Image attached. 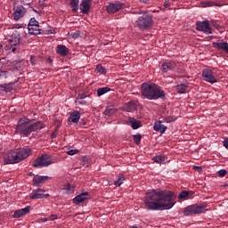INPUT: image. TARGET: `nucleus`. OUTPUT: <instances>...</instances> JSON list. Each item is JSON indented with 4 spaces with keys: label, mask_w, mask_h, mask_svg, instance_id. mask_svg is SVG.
Masks as SVG:
<instances>
[{
    "label": "nucleus",
    "mask_w": 228,
    "mask_h": 228,
    "mask_svg": "<svg viewBox=\"0 0 228 228\" xmlns=\"http://www.w3.org/2000/svg\"><path fill=\"white\" fill-rule=\"evenodd\" d=\"M144 204L148 211L172 209L175 206V193L169 190L160 189L148 191Z\"/></svg>",
    "instance_id": "obj_1"
},
{
    "label": "nucleus",
    "mask_w": 228,
    "mask_h": 228,
    "mask_svg": "<svg viewBox=\"0 0 228 228\" xmlns=\"http://www.w3.org/2000/svg\"><path fill=\"white\" fill-rule=\"evenodd\" d=\"M45 125L41 121L32 122L29 118H22L18 121L16 132L20 136H29L31 133H40Z\"/></svg>",
    "instance_id": "obj_2"
},
{
    "label": "nucleus",
    "mask_w": 228,
    "mask_h": 228,
    "mask_svg": "<svg viewBox=\"0 0 228 228\" xmlns=\"http://www.w3.org/2000/svg\"><path fill=\"white\" fill-rule=\"evenodd\" d=\"M141 94L143 99H148V101H165L166 95L163 89L152 82H144L141 86Z\"/></svg>",
    "instance_id": "obj_3"
},
{
    "label": "nucleus",
    "mask_w": 228,
    "mask_h": 228,
    "mask_svg": "<svg viewBox=\"0 0 228 228\" xmlns=\"http://www.w3.org/2000/svg\"><path fill=\"white\" fill-rule=\"evenodd\" d=\"M153 25L154 20H152V16L149 13L142 14L135 21V26L139 28V29H149V28H152Z\"/></svg>",
    "instance_id": "obj_4"
},
{
    "label": "nucleus",
    "mask_w": 228,
    "mask_h": 228,
    "mask_svg": "<svg viewBox=\"0 0 228 228\" xmlns=\"http://www.w3.org/2000/svg\"><path fill=\"white\" fill-rule=\"evenodd\" d=\"M206 208H208L207 204L196 203L185 208L183 210V215L185 216H191V215H200V213H204V211H206Z\"/></svg>",
    "instance_id": "obj_5"
},
{
    "label": "nucleus",
    "mask_w": 228,
    "mask_h": 228,
    "mask_svg": "<svg viewBox=\"0 0 228 228\" xmlns=\"http://www.w3.org/2000/svg\"><path fill=\"white\" fill-rule=\"evenodd\" d=\"M49 165H53V159H51V155L43 154L40 157L37 158L32 164L34 168L49 167Z\"/></svg>",
    "instance_id": "obj_6"
},
{
    "label": "nucleus",
    "mask_w": 228,
    "mask_h": 228,
    "mask_svg": "<svg viewBox=\"0 0 228 228\" xmlns=\"http://www.w3.org/2000/svg\"><path fill=\"white\" fill-rule=\"evenodd\" d=\"M197 31H203L206 35H212L213 30L211 29V25L209 24V20H205L203 21H197L196 23Z\"/></svg>",
    "instance_id": "obj_7"
},
{
    "label": "nucleus",
    "mask_w": 228,
    "mask_h": 228,
    "mask_svg": "<svg viewBox=\"0 0 228 228\" xmlns=\"http://www.w3.org/2000/svg\"><path fill=\"white\" fill-rule=\"evenodd\" d=\"M4 162L5 163V165H13L15 163H20L17 151H11L7 156L4 157Z\"/></svg>",
    "instance_id": "obj_8"
},
{
    "label": "nucleus",
    "mask_w": 228,
    "mask_h": 228,
    "mask_svg": "<svg viewBox=\"0 0 228 228\" xmlns=\"http://www.w3.org/2000/svg\"><path fill=\"white\" fill-rule=\"evenodd\" d=\"M203 80L211 85L217 82V80L213 77V72L209 69H205L202 72Z\"/></svg>",
    "instance_id": "obj_9"
},
{
    "label": "nucleus",
    "mask_w": 228,
    "mask_h": 228,
    "mask_svg": "<svg viewBox=\"0 0 228 228\" xmlns=\"http://www.w3.org/2000/svg\"><path fill=\"white\" fill-rule=\"evenodd\" d=\"M87 199H90V193L88 191H86L77 195L72 200L73 204H76V206H79V204L85 202V200H87Z\"/></svg>",
    "instance_id": "obj_10"
},
{
    "label": "nucleus",
    "mask_w": 228,
    "mask_h": 228,
    "mask_svg": "<svg viewBox=\"0 0 228 228\" xmlns=\"http://www.w3.org/2000/svg\"><path fill=\"white\" fill-rule=\"evenodd\" d=\"M16 153L18 154L20 161H22L23 159H26V158L29 157V154H31V149L20 148L16 150Z\"/></svg>",
    "instance_id": "obj_11"
},
{
    "label": "nucleus",
    "mask_w": 228,
    "mask_h": 228,
    "mask_svg": "<svg viewBox=\"0 0 228 228\" xmlns=\"http://www.w3.org/2000/svg\"><path fill=\"white\" fill-rule=\"evenodd\" d=\"M90 8H92V2L90 0H82L80 3L81 13L88 15L90 13Z\"/></svg>",
    "instance_id": "obj_12"
},
{
    "label": "nucleus",
    "mask_w": 228,
    "mask_h": 228,
    "mask_svg": "<svg viewBox=\"0 0 228 228\" xmlns=\"http://www.w3.org/2000/svg\"><path fill=\"white\" fill-rule=\"evenodd\" d=\"M43 189H37L36 191H33V193L30 194V199L32 200H35L37 199H47L49 197V194H44Z\"/></svg>",
    "instance_id": "obj_13"
},
{
    "label": "nucleus",
    "mask_w": 228,
    "mask_h": 228,
    "mask_svg": "<svg viewBox=\"0 0 228 228\" xmlns=\"http://www.w3.org/2000/svg\"><path fill=\"white\" fill-rule=\"evenodd\" d=\"M122 8V3L120 2H115L111 3L107 6V12L108 13H117L118 10Z\"/></svg>",
    "instance_id": "obj_14"
},
{
    "label": "nucleus",
    "mask_w": 228,
    "mask_h": 228,
    "mask_svg": "<svg viewBox=\"0 0 228 228\" xmlns=\"http://www.w3.org/2000/svg\"><path fill=\"white\" fill-rule=\"evenodd\" d=\"M177 67V63L174 61H170L168 62H163L161 65L162 72H168L169 70H174Z\"/></svg>",
    "instance_id": "obj_15"
},
{
    "label": "nucleus",
    "mask_w": 228,
    "mask_h": 228,
    "mask_svg": "<svg viewBox=\"0 0 228 228\" xmlns=\"http://www.w3.org/2000/svg\"><path fill=\"white\" fill-rule=\"evenodd\" d=\"M25 13H26V8H24V6L22 5L18 6L13 12L14 20H19V19H21V17L25 15Z\"/></svg>",
    "instance_id": "obj_16"
},
{
    "label": "nucleus",
    "mask_w": 228,
    "mask_h": 228,
    "mask_svg": "<svg viewBox=\"0 0 228 228\" xmlns=\"http://www.w3.org/2000/svg\"><path fill=\"white\" fill-rule=\"evenodd\" d=\"M154 131H157L158 133H160V134H163L168 127L165 125H163L161 120L156 121L153 126Z\"/></svg>",
    "instance_id": "obj_17"
},
{
    "label": "nucleus",
    "mask_w": 228,
    "mask_h": 228,
    "mask_svg": "<svg viewBox=\"0 0 228 228\" xmlns=\"http://www.w3.org/2000/svg\"><path fill=\"white\" fill-rule=\"evenodd\" d=\"M49 179V176H42V175H35L33 178V184L34 186L40 187L42 184H44V181H47Z\"/></svg>",
    "instance_id": "obj_18"
},
{
    "label": "nucleus",
    "mask_w": 228,
    "mask_h": 228,
    "mask_svg": "<svg viewBox=\"0 0 228 228\" xmlns=\"http://www.w3.org/2000/svg\"><path fill=\"white\" fill-rule=\"evenodd\" d=\"M81 118V114L77 110H74L69 113V122L73 124H79V119Z\"/></svg>",
    "instance_id": "obj_19"
},
{
    "label": "nucleus",
    "mask_w": 228,
    "mask_h": 228,
    "mask_svg": "<svg viewBox=\"0 0 228 228\" xmlns=\"http://www.w3.org/2000/svg\"><path fill=\"white\" fill-rule=\"evenodd\" d=\"M57 54H60V56L65 57L67 54H69V48L65 46L64 45H58L56 48Z\"/></svg>",
    "instance_id": "obj_20"
},
{
    "label": "nucleus",
    "mask_w": 228,
    "mask_h": 228,
    "mask_svg": "<svg viewBox=\"0 0 228 228\" xmlns=\"http://www.w3.org/2000/svg\"><path fill=\"white\" fill-rule=\"evenodd\" d=\"M29 35H40V25H28Z\"/></svg>",
    "instance_id": "obj_21"
},
{
    "label": "nucleus",
    "mask_w": 228,
    "mask_h": 228,
    "mask_svg": "<svg viewBox=\"0 0 228 228\" xmlns=\"http://www.w3.org/2000/svg\"><path fill=\"white\" fill-rule=\"evenodd\" d=\"M128 120L132 126V129H139L142 127V121L136 120L134 118L129 117Z\"/></svg>",
    "instance_id": "obj_22"
},
{
    "label": "nucleus",
    "mask_w": 228,
    "mask_h": 228,
    "mask_svg": "<svg viewBox=\"0 0 228 228\" xmlns=\"http://www.w3.org/2000/svg\"><path fill=\"white\" fill-rule=\"evenodd\" d=\"M13 90V84L9 83V84H2L0 85V92H12Z\"/></svg>",
    "instance_id": "obj_23"
},
{
    "label": "nucleus",
    "mask_w": 228,
    "mask_h": 228,
    "mask_svg": "<svg viewBox=\"0 0 228 228\" xmlns=\"http://www.w3.org/2000/svg\"><path fill=\"white\" fill-rule=\"evenodd\" d=\"M126 111H136V102L131 101L125 104Z\"/></svg>",
    "instance_id": "obj_24"
},
{
    "label": "nucleus",
    "mask_w": 228,
    "mask_h": 228,
    "mask_svg": "<svg viewBox=\"0 0 228 228\" xmlns=\"http://www.w3.org/2000/svg\"><path fill=\"white\" fill-rule=\"evenodd\" d=\"M62 191H65L66 195H72L74 193V187L70 183H67L63 186Z\"/></svg>",
    "instance_id": "obj_25"
},
{
    "label": "nucleus",
    "mask_w": 228,
    "mask_h": 228,
    "mask_svg": "<svg viewBox=\"0 0 228 228\" xmlns=\"http://www.w3.org/2000/svg\"><path fill=\"white\" fill-rule=\"evenodd\" d=\"M69 5L72 9V12L76 13L79 10V0H71Z\"/></svg>",
    "instance_id": "obj_26"
},
{
    "label": "nucleus",
    "mask_w": 228,
    "mask_h": 228,
    "mask_svg": "<svg viewBox=\"0 0 228 228\" xmlns=\"http://www.w3.org/2000/svg\"><path fill=\"white\" fill-rule=\"evenodd\" d=\"M153 161L155 163H159V165H165L166 159L163 155H157L153 158Z\"/></svg>",
    "instance_id": "obj_27"
},
{
    "label": "nucleus",
    "mask_w": 228,
    "mask_h": 228,
    "mask_svg": "<svg viewBox=\"0 0 228 228\" xmlns=\"http://www.w3.org/2000/svg\"><path fill=\"white\" fill-rule=\"evenodd\" d=\"M108 92H111V88L110 87H100L97 89L98 97L104 95V94H108Z\"/></svg>",
    "instance_id": "obj_28"
},
{
    "label": "nucleus",
    "mask_w": 228,
    "mask_h": 228,
    "mask_svg": "<svg viewBox=\"0 0 228 228\" xmlns=\"http://www.w3.org/2000/svg\"><path fill=\"white\" fill-rule=\"evenodd\" d=\"M115 113H117V109H115L114 107H108L104 110V115H106L107 117H111V115H115Z\"/></svg>",
    "instance_id": "obj_29"
},
{
    "label": "nucleus",
    "mask_w": 228,
    "mask_h": 228,
    "mask_svg": "<svg viewBox=\"0 0 228 228\" xmlns=\"http://www.w3.org/2000/svg\"><path fill=\"white\" fill-rule=\"evenodd\" d=\"M176 118L174 116H168L166 118H162L160 120L162 124H170V122H175Z\"/></svg>",
    "instance_id": "obj_30"
},
{
    "label": "nucleus",
    "mask_w": 228,
    "mask_h": 228,
    "mask_svg": "<svg viewBox=\"0 0 228 228\" xmlns=\"http://www.w3.org/2000/svg\"><path fill=\"white\" fill-rule=\"evenodd\" d=\"M186 88H188V86H186L184 84H181V85H178L176 86L178 94H185L186 93Z\"/></svg>",
    "instance_id": "obj_31"
},
{
    "label": "nucleus",
    "mask_w": 228,
    "mask_h": 228,
    "mask_svg": "<svg viewBox=\"0 0 228 228\" xmlns=\"http://www.w3.org/2000/svg\"><path fill=\"white\" fill-rule=\"evenodd\" d=\"M124 175H118V180L114 182V186H122V184L124 183Z\"/></svg>",
    "instance_id": "obj_32"
},
{
    "label": "nucleus",
    "mask_w": 228,
    "mask_h": 228,
    "mask_svg": "<svg viewBox=\"0 0 228 228\" xmlns=\"http://www.w3.org/2000/svg\"><path fill=\"white\" fill-rule=\"evenodd\" d=\"M96 70L97 72H99L100 74H106V72H108V69H106V68H104L102 65L101 64H97L96 65Z\"/></svg>",
    "instance_id": "obj_33"
},
{
    "label": "nucleus",
    "mask_w": 228,
    "mask_h": 228,
    "mask_svg": "<svg viewBox=\"0 0 228 228\" xmlns=\"http://www.w3.org/2000/svg\"><path fill=\"white\" fill-rule=\"evenodd\" d=\"M133 138H134V143L136 145H140V143L142 142V134H134Z\"/></svg>",
    "instance_id": "obj_34"
},
{
    "label": "nucleus",
    "mask_w": 228,
    "mask_h": 228,
    "mask_svg": "<svg viewBox=\"0 0 228 228\" xmlns=\"http://www.w3.org/2000/svg\"><path fill=\"white\" fill-rule=\"evenodd\" d=\"M189 195H190V191H182L178 195V199L180 200L186 199V197H188Z\"/></svg>",
    "instance_id": "obj_35"
},
{
    "label": "nucleus",
    "mask_w": 228,
    "mask_h": 228,
    "mask_svg": "<svg viewBox=\"0 0 228 228\" xmlns=\"http://www.w3.org/2000/svg\"><path fill=\"white\" fill-rule=\"evenodd\" d=\"M20 216H24L20 209L16 210L12 215L13 218H20Z\"/></svg>",
    "instance_id": "obj_36"
},
{
    "label": "nucleus",
    "mask_w": 228,
    "mask_h": 228,
    "mask_svg": "<svg viewBox=\"0 0 228 228\" xmlns=\"http://www.w3.org/2000/svg\"><path fill=\"white\" fill-rule=\"evenodd\" d=\"M0 66H1V59H0ZM0 77H4V79H7L8 78V71L0 69Z\"/></svg>",
    "instance_id": "obj_37"
},
{
    "label": "nucleus",
    "mask_w": 228,
    "mask_h": 228,
    "mask_svg": "<svg viewBox=\"0 0 228 228\" xmlns=\"http://www.w3.org/2000/svg\"><path fill=\"white\" fill-rule=\"evenodd\" d=\"M28 26L31 27V26H39V25H38V21L37 20V19L31 18Z\"/></svg>",
    "instance_id": "obj_38"
},
{
    "label": "nucleus",
    "mask_w": 228,
    "mask_h": 228,
    "mask_svg": "<svg viewBox=\"0 0 228 228\" xmlns=\"http://www.w3.org/2000/svg\"><path fill=\"white\" fill-rule=\"evenodd\" d=\"M80 165H82V167H85V166L88 165V158L87 157H82L80 159Z\"/></svg>",
    "instance_id": "obj_39"
},
{
    "label": "nucleus",
    "mask_w": 228,
    "mask_h": 228,
    "mask_svg": "<svg viewBox=\"0 0 228 228\" xmlns=\"http://www.w3.org/2000/svg\"><path fill=\"white\" fill-rule=\"evenodd\" d=\"M204 6L206 7V8H208V7H211V6H219L218 5V4H216V3H215V2H205L204 3Z\"/></svg>",
    "instance_id": "obj_40"
},
{
    "label": "nucleus",
    "mask_w": 228,
    "mask_h": 228,
    "mask_svg": "<svg viewBox=\"0 0 228 228\" xmlns=\"http://www.w3.org/2000/svg\"><path fill=\"white\" fill-rule=\"evenodd\" d=\"M11 40H17L18 42H20V35H19V33H13L11 37Z\"/></svg>",
    "instance_id": "obj_41"
},
{
    "label": "nucleus",
    "mask_w": 228,
    "mask_h": 228,
    "mask_svg": "<svg viewBox=\"0 0 228 228\" xmlns=\"http://www.w3.org/2000/svg\"><path fill=\"white\" fill-rule=\"evenodd\" d=\"M21 213L24 215H28V213H29L31 211V207L30 206H27L24 208H20Z\"/></svg>",
    "instance_id": "obj_42"
},
{
    "label": "nucleus",
    "mask_w": 228,
    "mask_h": 228,
    "mask_svg": "<svg viewBox=\"0 0 228 228\" xmlns=\"http://www.w3.org/2000/svg\"><path fill=\"white\" fill-rule=\"evenodd\" d=\"M80 36H81V31L77 30L76 32L71 34V38L76 40L77 38H79Z\"/></svg>",
    "instance_id": "obj_43"
},
{
    "label": "nucleus",
    "mask_w": 228,
    "mask_h": 228,
    "mask_svg": "<svg viewBox=\"0 0 228 228\" xmlns=\"http://www.w3.org/2000/svg\"><path fill=\"white\" fill-rule=\"evenodd\" d=\"M219 177H225V175H227V170L225 169H220L218 172H217Z\"/></svg>",
    "instance_id": "obj_44"
},
{
    "label": "nucleus",
    "mask_w": 228,
    "mask_h": 228,
    "mask_svg": "<svg viewBox=\"0 0 228 228\" xmlns=\"http://www.w3.org/2000/svg\"><path fill=\"white\" fill-rule=\"evenodd\" d=\"M20 42V41H18V40L9 39V43H10L11 47H15V45H19Z\"/></svg>",
    "instance_id": "obj_45"
},
{
    "label": "nucleus",
    "mask_w": 228,
    "mask_h": 228,
    "mask_svg": "<svg viewBox=\"0 0 228 228\" xmlns=\"http://www.w3.org/2000/svg\"><path fill=\"white\" fill-rule=\"evenodd\" d=\"M211 25L216 28V29H220V26L218 25V22L215 20H212L211 21Z\"/></svg>",
    "instance_id": "obj_46"
},
{
    "label": "nucleus",
    "mask_w": 228,
    "mask_h": 228,
    "mask_svg": "<svg viewBox=\"0 0 228 228\" xmlns=\"http://www.w3.org/2000/svg\"><path fill=\"white\" fill-rule=\"evenodd\" d=\"M1 65H12V61H6V59H1Z\"/></svg>",
    "instance_id": "obj_47"
},
{
    "label": "nucleus",
    "mask_w": 228,
    "mask_h": 228,
    "mask_svg": "<svg viewBox=\"0 0 228 228\" xmlns=\"http://www.w3.org/2000/svg\"><path fill=\"white\" fill-rule=\"evenodd\" d=\"M79 152L78 150H69L68 151L69 156H74L75 154H77Z\"/></svg>",
    "instance_id": "obj_48"
},
{
    "label": "nucleus",
    "mask_w": 228,
    "mask_h": 228,
    "mask_svg": "<svg viewBox=\"0 0 228 228\" xmlns=\"http://www.w3.org/2000/svg\"><path fill=\"white\" fill-rule=\"evenodd\" d=\"M75 102L77 104H86V101L80 99V98H77Z\"/></svg>",
    "instance_id": "obj_49"
},
{
    "label": "nucleus",
    "mask_w": 228,
    "mask_h": 228,
    "mask_svg": "<svg viewBox=\"0 0 228 228\" xmlns=\"http://www.w3.org/2000/svg\"><path fill=\"white\" fill-rule=\"evenodd\" d=\"M31 65H37V60L35 59V56H30V60H29Z\"/></svg>",
    "instance_id": "obj_50"
},
{
    "label": "nucleus",
    "mask_w": 228,
    "mask_h": 228,
    "mask_svg": "<svg viewBox=\"0 0 228 228\" xmlns=\"http://www.w3.org/2000/svg\"><path fill=\"white\" fill-rule=\"evenodd\" d=\"M193 170H197L200 174L202 172V167L193 166Z\"/></svg>",
    "instance_id": "obj_51"
},
{
    "label": "nucleus",
    "mask_w": 228,
    "mask_h": 228,
    "mask_svg": "<svg viewBox=\"0 0 228 228\" xmlns=\"http://www.w3.org/2000/svg\"><path fill=\"white\" fill-rule=\"evenodd\" d=\"M86 94H78L77 96V99H82V100H84V99H86Z\"/></svg>",
    "instance_id": "obj_52"
},
{
    "label": "nucleus",
    "mask_w": 228,
    "mask_h": 228,
    "mask_svg": "<svg viewBox=\"0 0 228 228\" xmlns=\"http://www.w3.org/2000/svg\"><path fill=\"white\" fill-rule=\"evenodd\" d=\"M57 218H58V216H56V215H51L50 216V219L53 220V221L56 220Z\"/></svg>",
    "instance_id": "obj_53"
},
{
    "label": "nucleus",
    "mask_w": 228,
    "mask_h": 228,
    "mask_svg": "<svg viewBox=\"0 0 228 228\" xmlns=\"http://www.w3.org/2000/svg\"><path fill=\"white\" fill-rule=\"evenodd\" d=\"M80 126H86V121H85V119H82L80 121Z\"/></svg>",
    "instance_id": "obj_54"
},
{
    "label": "nucleus",
    "mask_w": 228,
    "mask_h": 228,
    "mask_svg": "<svg viewBox=\"0 0 228 228\" xmlns=\"http://www.w3.org/2000/svg\"><path fill=\"white\" fill-rule=\"evenodd\" d=\"M47 61H48L49 65H53V59H51V57H49L47 59Z\"/></svg>",
    "instance_id": "obj_55"
},
{
    "label": "nucleus",
    "mask_w": 228,
    "mask_h": 228,
    "mask_svg": "<svg viewBox=\"0 0 228 228\" xmlns=\"http://www.w3.org/2000/svg\"><path fill=\"white\" fill-rule=\"evenodd\" d=\"M140 3H143L144 4H147L149 3V0H139Z\"/></svg>",
    "instance_id": "obj_56"
},
{
    "label": "nucleus",
    "mask_w": 228,
    "mask_h": 228,
    "mask_svg": "<svg viewBox=\"0 0 228 228\" xmlns=\"http://www.w3.org/2000/svg\"><path fill=\"white\" fill-rule=\"evenodd\" d=\"M51 138H52V139L56 138V133L53 132V133L51 134Z\"/></svg>",
    "instance_id": "obj_57"
},
{
    "label": "nucleus",
    "mask_w": 228,
    "mask_h": 228,
    "mask_svg": "<svg viewBox=\"0 0 228 228\" xmlns=\"http://www.w3.org/2000/svg\"><path fill=\"white\" fill-rule=\"evenodd\" d=\"M48 31H49L50 35H53L54 33V28H52V29H50Z\"/></svg>",
    "instance_id": "obj_58"
},
{
    "label": "nucleus",
    "mask_w": 228,
    "mask_h": 228,
    "mask_svg": "<svg viewBox=\"0 0 228 228\" xmlns=\"http://www.w3.org/2000/svg\"><path fill=\"white\" fill-rule=\"evenodd\" d=\"M168 5H169L168 3H167V2L164 3V6H165L166 8L168 7Z\"/></svg>",
    "instance_id": "obj_59"
},
{
    "label": "nucleus",
    "mask_w": 228,
    "mask_h": 228,
    "mask_svg": "<svg viewBox=\"0 0 228 228\" xmlns=\"http://www.w3.org/2000/svg\"><path fill=\"white\" fill-rule=\"evenodd\" d=\"M15 51H17V48L14 47L12 49V53H15Z\"/></svg>",
    "instance_id": "obj_60"
},
{
    "label": "nucleus",
    "mask_w": 228,
    "mask_h": 228,
    "mask_svg": "<svg viewBox=\"0 0 228 228\" xmlns=\"http://www.w3.org/2000/svg\"><path fill=\"white\" fill-rule=\"evenodd\" d=\"M1 49H3V45L0 44V51H1Z\"/></svg>",
    "instance_id": "obj_61"
},
{
    "label": "nucleus",
    "mask_w": 228,
    "mask_h": 228,
    "mask_svg": "<svg viewBox=\"0 0 228 228\" xmlns=\"http://www.w3.org/2000/svg\"><path fill=\"white\" fill-rule=\"evenodd\" d=\"M33 12H36V13H37V10L33 9Z\"/></svg>",
    "instance_id": "obj_62"
}]
</instances>
